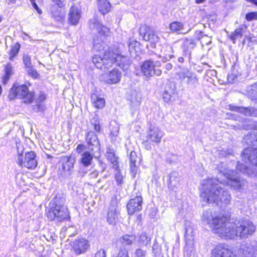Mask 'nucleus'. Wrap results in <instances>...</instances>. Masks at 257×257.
Instances as JSON below:
<instances>
[{
  "instance_id": "nucleus-1",
  "label": "nucleus",
  "mask_w": 257,
  "mask_h": 257,
  "mask_svg": "<svg viewBox=\"0 0 257 257\" xmlns=\"http://www.w3.org/2000/svg\"><path fill=\"white\" fill-rule=\"evenodd\" d=\"M219 174L227 179L223 182L220 178H207L203 180L201 188L200 197L203 201L209 203H221L225 205L230 204L231 196L229 192L222 187L218 183L224 184L225 182L233 189L241 191L247 187L246 181L240 177L237 171L230 170L225 167L218 166Z\"/></svg>"
},
{
  "instance_id": "nucleus-2",
  "label": "nucleus",
  "mask_w": 257,
  "mask_h": 257,
  "mask_svg": "<svg viewBox=\"0 0 257 257\" xmlns=\"http://www.w3.org/2000/svg\"><path fill=\"white\" fill-rule=\"evenodd\" d=\"M202 220L212 228L215 233L225 239H233L236 236L246 238L255 230V226L249 220L228 221L226 217L217 215L211 210L203 212Z\"/></svg>"
},
{
  "instance_id": "nucleus-3",
  "label": "nucleus",
  "mask_w": 257,
  "mask_h": 257,
  "mask_svg": "<svg viewBox=\"0 0 257 257\" xmlns=\"http://www.w3.org/2000/svg\"><path fill=\"white\" fill-rule=\"evenodd\" d=\"M65 201L64 198L56 196L50 203V209L47 212V216L50 220L62 221L70 218Z\"/></svg>"
},
{
  "instance_id": "nucleus-4",
  "label": "nucleus",
  "mask_w": 257,
  "mask_h": 257,
  "mask_svg": "<svg viewBox=\"0 0 257 257\" xmlns=\"http://www.w3.org/2000/svg\"><path fill=\"white\" fill-rule=\"evenodd\" d=\"M89 27L92 31L97 32L98 36L93 40V49L96 51H101L104 48V37L109 34V30L104 27L96 18L89 20Z\"/></svg>"
},
{
  "instance_id": "nucleus-5",
  "label": "nucleus",
  "mask_w": 257,
  "mask_h": 257,
  "mask_svg": "<svg viewBox=\"0 0 257 257\" xmlns=\"http://www.w3.org/2000/svg\"><path fill=\"white\" fill-rule=\"evenodd\" d=\"M35 93L29 91L26 85L17 84H14L8 95L10 100L18 98L21 99L23 102L26 104L32 103L35 99Z\"/></svg>"
},
{
  "instance_id": "nucleus-6",
  "label": "nucleus",
  "mask_w": 257,
  "mask_h": 257,
  "mask_svg": "<svg viewBox=\"0 0 257 257\" xmlns=\"http://www.w3.org/2000/svg\"><path fill=\"white\" fill-rule=\"evenodd\" d=\"M123 52L120 49L116 50L115 51H111V52L107 54L106 56H111L110 61L108 65L110 67L112 64L115 63L123 71H127L132 63V60L130 56L123 54Z\"/></svg>"
},
{
  "instance_id": "nucleus-7",
  "label": "nucleus",
  "mask_w": 257,
  "mask_h": 257,
  "mask_svg": "<svg viewBox=\"0 0 257 257\" xmlns=\"http://www.w3.org/2000/svg\"><path fill=\"white\" fill-rule=\"evenodd\" d=\"M185 239L186 241V245L185 246V250L186 251L187 255H191V254L194 248V226L188 221L185 222Z\"/></svg>"
},
{
  "instance_id": "nucleus-8",
  "label": "nucleus",
  "mask_w": 257,
  "mask_h": 257,
  "mask_svg": "<svg viewBox=\"0 0 257 257\" xmlns=\"http://www.w3.org/2000/svg\"><path fill=\"white\" fill-rule=\"evenodd\" d=\"M19 152V156L17 163L19 166L25 167L29 169H34L37 166V161L36 159V154L33 151L28 152L26 153L24 161L23 156L21 155Z\"/></svg>"
},
{
  "instance_id": "nucleus-9",
  "label": "nucleus",
  "mask_w": 257,
  "mask_h": 257,
  "mask_svg": "<svg viewBox=\"0 0 257 257\" xmlns=\"http://www.w3.org/2000/svg\"><path fill=\"white\" fill-rule=\"evenodd\" d=\"M181 81H184L188 87H196L198 84V79L196 75L190 71L188 69H183L177 73Z\"/></svg>"
},
{
  "instance_id": "nucleus-10",
  "label": "nucleus",
  "mask_w": 257,
  "mask_h": 257,
  "mask_svg": "<svg viewBox=\"0 0 257 257\" xmlns=\"http://www.w3.org/2000/svg\"><path fill=\"white\" fill-rule=\"evenodd\" d=\"M212 257H236L227 244L219 243L212 250Z\"/></svg>"
},
{
  "instance_id": "nucleus-11",
  "label": "nucleus",
  "mask_w": 257,
  "mask_h": 257,
  "mask_svg": "<svg viewBox=\"0 0 257 257\" xmlns=\"http://www.w3.org/2000/svg\"><path fill=\"white\" fill-rule=\"evenodd\" d=\"M140 35L143 37V40L146 41H150L151 43V47L155 48L156 44L158 42L159 37L146 25H143L140 28Z\"/></svg>"
},
{
  "instance_id": "nucleus-12",
  "label": "nucleus",
  "mask_w": 257,
  "mask_h": 257,
  "mask_svg": "<svg viewBox=\"0 0 257 257\" xmlns=\"http://www.w3.org/2000/svg\"><path fill=\"white\" fill-rule=\"evenodd\" d=\"M163 135V132L159 127L151 126L147 132V142L158 144L161 142Z\"/></svg>"
},
{
  "instance_id": "nucleus-13",
  "label": "nucleus",
  "mask_w": 257,
  "mask_h": 257,
  "mask_svg": "<svg viewBox=\"0 0 257 257\" xmlns=\"http://www.w3.org/2000/svg\"><path fill=\"white\" fill-rule=\"evenodd\" d=\"M110 52H111L110 51L106 52L103 57L97 55L92 57V62L98 69L105 71L110 67V65H108V63L110 61L111 56H109L108 57L106 56V54Z\"/></svg>"
},
{
  "instance_id": "nucleus-14",
  "label": "nucleus",
  "mask_w": 257,
  "mask_h": 257,
  "mask_svg": "<svg viewBox=\"0 0 257 257\" xmlns=\"http://www.w3.org/2000/svg\"><path fill=\"white\" fill-rule=\"evenodd\" d=\"M85 139L88 145V147L92 152L97 153L100 151L99 141L94 132H88L86 135Z\"/></svg>"
},
{
  "instance_id": "nucleus-15",
  "label": "nucleus",
  "mask_w": 257,
  "mask_h": 257,
  "mask_svg": "<svg viewBox=\"0 0 257 257\" xmlns=\"http://www.w3.org/2000/svg\"><path fill=\"white\" fill-rule=\"evenodd\" d=\"M241 155L244 162H250L257 167V149L248 147L243 151Z\"/></svg>"
},
{
  "instance_id": "nucleus-16",
  "label": "nucleus",
  "mask_w": 257,
  "mask_h": 257,
  "mask_svg": "<svg viewBox=\"0 0 257 257\" xmlns=\"http://www.w3.org/2000/svg\"><path fill=\"white\" fill-rule=\"evenodd\" d=\"M64 5L53 4L50 6L49 14L50 17L57 22H62L65 17V13L62 9Z\"/></svg>"
},
{
  "instance_id": "nucleus-17",
  "label": "nucleus",
  "mask_w": 257,
  "mask_h": 257,
  "mask_svg": "<svg viewBox=\"0 0 257 257\" xmlns=\"http://www.w3.org/2000/svg\"><path fill=\"white\" fill-rule=\"evenodd\" d=\"M143 198L141 196H136L131 199L127 204L128 213L133 215L135 212L140 211L142 209Z\"/></svg>"
},
{
  "instance_id": "nucleus-18",
  "label": "nucleus",
  "mask_w": 257,
  "mask_h": 257,
  "mask_svg": "<svg viewBox=\"0 0 257 257\" xmlns=\"http://www.w3.org/2000/svg\"><path fill=\"white\" fill-rule=\"evenodd\" d=\"M196 46V43L194 39L187 38L183 39V42L181 46L183 56L188 57L189 60H190L191 59L192 51Z\"/></svg>"
},
{
  "instance_id": "nucleus-19",
  "label": "nucleus",
  "mask_w": 257,
  "mask_h": 257,
  "mask_svg": "<svg viewBox=\"0 0 257 257\" xmlns=\"http://www.w3.org/2000/svg\"><path fill=\"white\" fill-rule=\"evenodd\" d=\"M73 249L77 254L85 252L89 246L88 241L83 238L76 239L72 245Z\"/></svg>"
},
{
  "instance_id": "nucleus-20",
  "label": "nucleus",
  "mask_w": 257,
  "mask_h": 257,
  "mask_svg": "<svg viewBox=\"0 0 257 257\" xmlns=\"http://www.w3.org/2000/svg\"><path fill=\"white\" fill-rule=\"evenodd\" d=\"M229 109L231 111L238 112L246 116L257 117V108L254 107H238L229 105Z\"/></svg>"
},
{
  "instance_id": "nucleus-21",
  "label": "nucleus",
  "mask_w": 257,
  "mask_h": 257,
  "mask_svg": "<svg viewBox=\"0 0 257 257\" xmlns=\"http://www.w3.org/2000/svg\"><path fill=\"white\" fill-rule=\"evenodd\" d=\"M155 65L151 60H146L141 66V71L146 77V80H149L150 77L154 75Z\"/></svg>"
},
{
  "instance_id": "nucleus-22",
  "label": "nucleus",
  "mask_w": 257,
  "mask_h": 257,
  "mask_svg": "<svg viewBox=\"0 0 257 257\" xmlns=\"http://www.w3.org/2000/svg\"><path fill=\"white\" fill-rule=\"evenodd\" d=\"M119 210L116 205H111L108 211L107 221L110 224H115L118 220Z\"/></svg>"
},
{
  "instance_id": "nucleus-23",
  "label": "nucleus",
  "mask_w": 257,
  "mask_h": 257,
  "mask_svg": "<svg viewBox=\"0 0 257 257\" xmlns=\"http://www.w3.org/2000/svg\"><path fill=\"white\" fill-rule=\"evenodd\" d=\"M60 162L63 171L70 174L73 169L75 159L70 156H63L61 157Z\"/></svg>"
},
{
  "instance_id": "nucleus-24",
  "label": "nucleus",
  "mask_w": 257,
  "mask_h": 257,
  "mask_svg": "<svg viewBox=\"0 0 257 257\" xmlns=\"http://www.w3.org/2000/svg\"><path fill=\"white\" fill-rule=\"evenodd\" d=\"M130 168L132 175L135 177L138 170V165L140 163V158L138 157L135 151H132L130 155Z\"/></svg>"
},
{
  "instance_id": "nucleus-25",
  "label": "nucleus",
  "mask_w": 257,
  "mask_h": 257,
  "mask_svg": "<svg viewBox=\"0 0 257 257\" xmlns=\"http://www.w3.org/2000/svg\"><path fill=\"white\" fill-rule=\"evenodd\" d=\"M80 18V11L75 6H72L70 9L68 20L73 25H76Z\"/></svg>"
},
{
  "instance_id": "nucleus-26",
  "label": "nucleus",
  "mask_w": 257,
  "mask_h": 257,
  "mask_svg": "<svg viewBox=\"0 0 257 257\" xmlns=\"http://www.w3.org/2000/svg\"><path fill=\"white\" fill-rule=\"evenodd\" d=\"M121 77L120 71L117 69H113L107 75L105 81L108 84H115L120 81Z\"/></svg>"
},
{
  "instance_id": "nucleus-27",
  "label": "nucleus",
  "mask_w": 257,
  "mask_h": 257,
  "mask_svg": "<svg viewBox=\"0 0 257 257\" xmlns=\"http://www.w3.org/2000/svg\"><path fill=\"white\" fill-rule=\"evenodd\" d=\"M161 52L164 54L162 57V61L164 62H166L174 57L173 47L171 45L168 44L163 45L161 49Z\"/></svg>"
},
{
  "instance_id": "nucleus-28",
  "label": "nucleus",
  "mask_w": 257,
  "mask_h": 257,
  "mask_svg": "<svg viewBox=\"0 0 257 257\" xmlns=\"http://www.w3.org/2000/svg\"><path fill=\"white\" fill-rule=\"evenodd\" d=\"M94 153L93 152L90 153L88 151H85L81 154L80 162L83 166L88 167L91 165Z\"/></svg>"
},
{
  "instance_id": "nucleus-29",
  "label": "nucleus",
  "mask_w": 257,
  "mask_h": 257,
  "mask_svg": "<svg viewBox=\"0 0 257 257\" xmlns=\"http://www.w3.org/2000/svg\"><path fill=\"white\" fill-rule=\"evenodd\" d=\"M169 28L172 32L178 34H186L188 33L191 29L187 31H185L183 24L179 22L175 21L170 24Z\"/></svg>"
},
{
  "instance_id": "nucleus-30",
  "label": "nucleus",
  "mask_w": 257,
  "mask_h": 257,
  "mask_svg": "<svg viewBox=\"0 0 257 257\" xmlns=\"http://www.w3.org/2000/svg\"><path fill=\"white\" fill-rule=\"evenodd\" d=\"M247 29V27L244 25H241L239 28H237L229 36L230 40L234 44L236 39L240 38L243 36V33Z\"/></svg>"
},
{
  "instance_id": "nucleus-31",
  "label": "nucleus",
  "mask_w": 257,
  "mask_h": 257,
  "mask_svg": "<svg viewBox=\"0 0 257 257\" xmlns=\"http://www.w3.org/2000/svg\"><path fill=\"white\" fill-rule=\"evenodd\" d=\"M106 157L108 161L113 165L115 169L118 167V157L114 154V151L110 148H106Z\"/></svg>"
},
{
  "instance_id": "nucleus-32",
  "label": "nucleus",
  "mask_w": 257,
  "mask_h": 257,
  "mask_svg": "<svg viewBox=\"0 0 257 257\" xmlns=\"http://www.w3.org/2000/svg\"><path fill=\"white\" fill-rule=\"evenodd\" d=\"M91 102L94 106L97 108L101 109L103 108L105 105V100L103 98L98 96L97 94L94 93L91 96Z\"/></svg>"
},
{
  "instance_id": "nucleus-33",
  "label": "nucleus",
  "mask_w": 257,
  "mask_h": 257,
  "mask_svg": "<svg viewBox=\"0 0 257 257\" xmlns=\"http://www.w3.org/2000/svg\"><path fill=\"white\" fill-rule=\"evenodd\" d=\"M239 251L245 256L252 257L254 255V247L251 245H242L239 249Z\"/></svg>"
},
{
  "instance_id": "nucleus-34",
  "label": "nucleus",
  "mask_w": 257,
  "mask_h": 257,
  "mask_svg": "<svg viewBox=\"0 0 257 257\" xmlns=\"http://www.w3.org/2000/svg\"><path fill=\"white\" fill-rule=\"evenodd\" d=\"M176 91L175 87L173 86L172 87H166L163 93V99L166 102H169L171 100L172 98L175 94Z\"/></svg>"
},
{
  "instance_id": "nucleus-35",
  "label": "nucleus",
  "mask_w": 257,
  "mask_h": 257,
  "mask_svg": "<svg viewBox=\"0 0 257 257\" xmlns=\"http://www.w3.org/2000/svg\"><path fill=\"white\" fill-rule=\"evenodd\" d=\"M243 142L251 146L257 147V133L247 134L243 138Z\"/></svg>"
},
{
  "instance_id": "nucleus-36",
  "label": "nucleus",
  "mask_w": 257,
  "mask_h": 257,
  "mask_svg": "<svg viewBox=\"0 0 257 257\" xmlns=\"http://www.w3.org/2000/svg\"><path fill=\"white\" fill-rule=\"evenodd\" d=\"M111 9V5L107 0H101L98 3V9L103 15L106 14Z\"/></svg>"
},
{
  "instance_id": "nucleus-37",
  "label": "nucleus",
  "mask_w": 257,
  "mask_h": 257,
  "mask_svg": "<svg viewBox=\"0 0 257 257\" xmlns=\"http://www.w3.org/2000/svg\"><path fill=\"white\" fill-rule=\"evenodd\" d=\"M21 45L17 42L16 44L13 45L11 46V50L9 53V60L11 61H13L14 58L17 56L19 53Z\"/></svg>"
},
{
  "instance_id": "nucleus-38",
  "label": "nucleus",
  "mask_w": 257,
  "mask_h": 257,
  "mask_svg": "<svg viewBox=\"0 0 257 257\" xmlns=\"http://www.w3.org/2000/svg\"><path fill=\"white\" fill-rule=\"evenodd\" d=\"M236 170L250 177H253L255 175L254 171L251 170L244 164H238L236 166Z\"/></svg>"
},
{
  "instance_id": "nucleus-39",
  "label": "nucleus",
  "mask_w": 257,
  "mask_h": 257,
  "mask_svg": "<svg viewBox=\"0 0 257 257\" xmlns=\"http://www.w3.org/2000/svg\"><path fill=\"white\" fill-rule=\"evenodd\" d=\"M135 237L133 235H125L120 238L119 241L123 246L131 245Z\"/></svg>"
},
{
  "instance_id": "nucleus-40",
  "label": "nucleus",
  "mask_w": 257,
  "mask_h": 257,
  "mask_svg": "<svg viewBox=\"0 0 257 257\" xmlns=\"http://www.w3.org/2000/svg\"><path fill=\"white\" fill-rule=\"evenodd\" d=\"M151 238L146 233H143L140 237L139 243L141 246H147L150 244Z\"/></svg>"
},
{
  "instance_id": "nucleus-41",
  "label": "nucleus",
  "mask_w": 257,
  "mask_h": 257,
  "mask_svg": "<svg viewBox=\"0 0 257 257\" xmlns=\"http://www.w3.org/2000/svg\"><path fill=\"white\" fill-rule=\"evenodd\" d=\"M139 45L140 43L136 40H130L128 43V48L130 55L132 56V53L135 50V48Z\"/></svg>"
},
{
  "instance_id": "nucleus-42",
  "label": "nucleus",
  "mask_w": 257,
  "mask_h": 257,
  "mask_svg": "<svg viewBox=\"0 0 257 257\" xmlns=\"http://www.w3.org/2000/svg\"><path fill=\"white\" fill-rule=\"evenodd\" d=\"M250 93L251 99L255 100L257 103V82L251 86V91Z\"/></svg>"
},
{
  "instance_id": "nucleus-43",
  "label": "nucleus",
  "mask_w": 257,
  "mask_h": 257,
  "mask_svg": "<svg viewBox=\"0 0 257 257\" xmlns=\"http://www.w3.org/2000/svg\"><path fill=\"white\" fill-rule=\"evenodd\" d=\"M26 70L29 75L34 79L38 78L40 76V75L38 73L37 70L34 68L33 66L26 68Z\"/></svg>"
},
{
  "instance_id": "nucleus-44",
  "label": "nucleus",
  "mask_w": 257,
  "mask_h": 257,
  "mask_svg": "<svg viewBox=\"0 0 257 257\" xmlns=\"http://www.w3.org/2000/svg\"><path fill=\"white\" fill-rule=\"evenodd\" d=\"M77 233L76 227L70 226L66 228V234L69 236H74Z\"/></svg>"
},
{
  "instance_id": "nucleus-45",
  "label": "nucleus",
  "mask_w": 257,
  "mask_h": 257,
  "mask_svg": "<svg viewBox=\"0 0 257 257\" xmlns=\"http://www.w3.org/2000/svg\"><path fill=\"white\" fill-rule=\"evenodd\" d=\"M178 173L176 172H172L169 175V180L168 181V185L169 186L172 185L174 182L177 181V178Z\"/></svg>"
},
{
  "instance_id": "nucleus-46",
  "label": "nucleus",
  "mask_w": 257,
  "mask_h": 257,
  "mask_svg": "<svg viewBox=\"0 0 257 257\" xmlns=\"http://www.w3.org/2000/svg\"><path fill=\"white\" fill-rule=\"evenodd\" d=\"M23 63L25 66L26 68H27L32 66L31 58L28 54L24 55L23 57Z\"/></svg>"
},
{
  "instance_id": "nucleus-47",
  "label": "nucleus",
  "mask_w": 257,
  "mask_h": 257,
  "mask_svg": "<svg viewBox=\"0 0 257 257\" xmlns=\"http://www.w3.org/2000/svg\"><path fill=\"white\" fill-rule=\"evenodd\" d=\"M245 19L247 21H251L253 20H257V12H253L247 13L245 15Z\"/></svg>"
},
{
  "instance_id": "nucleus-48",
  "label": "nucleus",
  "mask_w": 257,
  "mask_h": 257,
  "mask_svg": "<svg viewBox=\"0 0 257 257\" xmlns=\"http://www.w3.org/2000/svg\"><path fill=\"white\" fill-rule=\"evenodd\" d=\"M135 257H146V251L141 248L137 249L135 252Z\"/></svg>"
},
{
  "instance_id": "nucleus-49",
  "label": "nucleus",
  "mask_w": 257,
  "mask_h": 257,
  "mask_svg": "<svg viewBox=\"0 0 257 257\" xmlns=\"http://www.w3.org/2000/svg\"><path fill=\"white\" fill-rule=\"evenodd\" d=\"M115 178L117 185H121L122 183L123 177L119 170L116 173Z\"/></svg>"
},
{
  "instance_id": "nucleus-50",
  "label": "nucleus",
  "mask_w": 257,
  "mask_h": 257,
  "mask_svg": "<svg viewBox=\"0 0 257 257\" xmlns=\"http://www.w3.org/2000/svg\"><path fill=\"white\" fill-rule=\"evenodd\" d=\"M117 257H130L128 250L125 248H121L118 252Z\"/></svg>"
},
{
  "instance_id": "nucleus-51",
  "label": "nucleus",
  "mask_w": 257,
  "mask_h": 257,
  "mask_svg": "<svg viewBox=\"0 0 257 257\" xmlns=\"http://www.w3.org/2000/svg\"><path fill=\"white\" fill-rule=\"evenodd\" d=\"M98 174H99L98 171H96V170H94L88 174V179L90 180H93L94 179H95L96 178H97Z\"/></svg>"
},
{
  "instance_id": "nucleus-52",
  "label": "nucleus",
  "mask_w": 257,
  "mask_h": 257,
  "mask_svg": "<svg viewBox=\"0 0 257 257\" xmlns=\"http://www.w3.org/2000/svg\"><path fill=\"white\" fill-rule=\"evenodd\" d=\"M12 66L11 63H8L5 68V74L11 76L12 74Z\"/></svg>"
},
{
  "instance_id": "nucleus-53",
  "label": "nucleus",
  "mask_w": 257,
  "mask_h": 257,
  "mask_svg": "<svg viewBox=\"0 0 257 257\" xmlns=\"http://www.w3.org/2000/svg\"><path fill=\"white\" fill-rule=\"evenodd\" d=\"M46 99V95L43 92H40L38 97L36 99V103L41 104Z\"/></svg>"
},
{
  "instance_id": "nucleus-54",
  "label": "nucleus",
  "mask_w": 257,
  "mask_h": 257,
  "mask_svg": "<svg viewBox=\"0 0 257 257\" xmlns=\"http://www.w3.org/2000/svg\"><path fill=\"white\" fill-rule=\"evenodd\" d=\"M195 36H196V38L197 39V40H201V39L203 38L204 37H205V38H206L207 39H209V38L208 37H207L205 35H203V33L201 31H196L195 32Z\"/></svg>"
},
{
  "instance_id": "nucleus-55",
  "label": "nucleus",
  "mask_w": 257,
  "mask_h": 257,
  "mask_svg": "<svg viewBox=\"0 0 257 257\" xmlns=\"http://www.w3.org/2000/svg\"><path fill=\"white\" fill-rule=\"evenodd\" d=\"M94 257H106V252L103 249H100L95 253Z\"/></svg>"
},
{
  "instance_id": "nucleus-56",
  "label": "nucleus",
  "mask_w": 257,
  "mask_h": 257,
  "mask_svg": "<svg viewBox=\"0 0 257 257\" xmlns=\"http://www.w3.org/2000/svg\"><path fill=\"white\" fill-rule=\"evenodd\" d=\"M247 129L257 130V122L256 121L250 122V123L248 125Z\"/></svg>"
},
{
  "instance_id": "nucleus-57",
  "label": "nucleus",
  "mask_w": 257,
  "mask_h": 257,
  "mask_svg": "<svg viewBox=\"0 0 257 257\" xmlns=\"http://www.w3.org/2000/svg\"><path fill=\"white\" fill-rule=\"evenodd\" d=\"M86 147L84 145L79 144L77 146L76 148V152L78 154H82L83 151L85 149Z\"/></svg>"
},
{
  "instance_id": "nucleus-58",
  "label": "nucleus",
  "mask_w": 257,
  "mask_h": 257,
  "mask_svg": "<svg viewBox=\"0 0 257 257\" xmlns=\"http://www.w3.org/2000/svg\"><path fill=\"white\" fill-rule=\"evenodd\" d=\"M119 132V128L117 126L114 127V128H112L111 131V135L114 137H116L117 135L118 134Z\"/></svg>"
},
{
  "instance_id": "nucleus-59",
  "label": "nucleus",
  "mask_w": 257,
  "mask_h": 257,
  "mask_svg": "<svg viewBox=\"0 0 257 257\" xmlns=\"http://www.w3.org/2000/svg\"><path fill=\"white\" fill-rule=\"evenodd\" d=\"M98 164L101 169V172H103L106 168V165L100 160H98Z\"/></svg>"
},
{
  "instance_id": "nucleus-60",
  "label": "nucleus",
  "mask_w": 257,
  "mask_h": 257,
  "mask_svg": "<svg viewBox=\"0 0 257 257\" xmlns=\"http://www.w3.org/2000/svg\"><path fill=\"white\" fill-rule=\"evenodd\" d=\"M140 102H141V98H137L136 101H134L133 100H131L132 105L136 107H138L140 105Z\"/></svg>"
},
{
  "instance_id": "nucleus-61",
  "label": "nucleus",
  "mask_w": 257,
  "mask_h": 257,
  "mask_svg": "<svg viewBox=\"0 0 257 257\" xmlns=\"http://www.w3.org/2000/svg\"><path fill=\"white\" fill-rule=\"evenodd\" d=\"M31 4H32L33 8L37 11V12L39 14H42V10L39 8V7L37 6V5L36 4L35 1L33 2Z\"/></svg>"
},
{
  "instance_id": "nucleus-62",
  "label": "nucleus",
  "mask_w": 257,
  "mask_h": 257,
  "mask_svg": "<svg viewBox=\"0 0 257 257\" xmlns=\"http://www.w3.org/2000/svg\"><path fill=\"white\" fill-rule=\"evenodd\" d=\"M31 4H32L33 8L37 11V12L39 14H42V10L39 8V7L37 6V5L36 4L35 1L33 2Z\"/></svg>"
},
{
  "instance_id": "nucleus-63",
  "label": "nucleus",
  "mask_w": 257,
  "mask_h": 257,
  "mask_svg": "<svg viewBox=\"0 0 257 257\" xmlns=\"http://www.w3.org/2000/svg\"><path fill=\"white\" fill-rule=\"evenodd\" d=\"M42 105L39 103H37L36 105L33 106V109L36 112L39 111L41 109Z\"/></svg>"
},
{
  "instance_id": "nucleus-64",
  "label": "nucleus",
  "mask_w": 257,
  "mask_h": 257,
  "mask_svg": "<svg viewBox=\"0 0 257 257\" xmlns=\"http://www.w3.org/2000/svg\"><path fill=\"white\" fill-rule=\"evenodd\" d=\"M11 76L5 74L3 77V83L6 84L9 80Z\"/></svg>"
}]
</instances>
